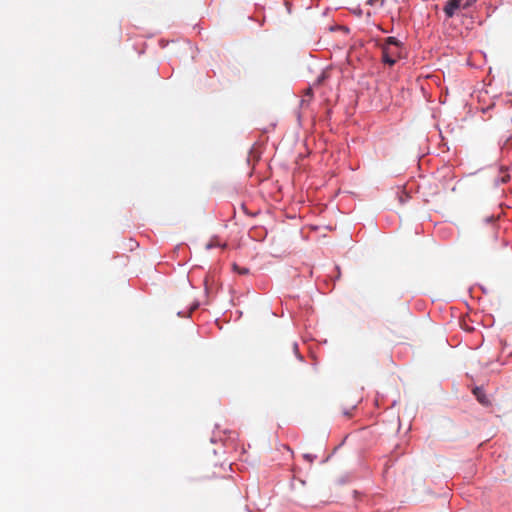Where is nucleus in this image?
I'll return each instance as SVG.
<instances>
[{
    "instance_id": "obj_1",
    "label": "nucleus",
    "mask_w": 512,
    "mask_h": 512,
    "mask_svg": "<svg viewBox=\"0 0 512 512\" xmlns=\"http://www.w3.org/2000/svg\"><path fill=\"white\" fill-rule=\"evenodd\" d=\"M382 50V61L385 64L393 66L402 58V43L396 37H387L382 44H379Z\"/></svg>"
},
{
    "instance_id": "obj_7",
    "label": "nucleus",
    "mask_w": 512,
    "mask_h": 512,
    "mask_svg": "<svg viewBox=\"0 0 512 512\" xmlns=\"http://www.w3.org/2000/svg\"><path fill=\"white\" fill-rule=\"evenodd\" d=\"M304 457H305L307 460H309L310 462L313 460V459H312V456H310V455H308V454H306Z\"/></svg>"
},
{
    "instance_id": "obj_6",
    "label": "nucleus",
    "mask_w": 512,
    "mask_h": 512,
    "mask_svg": "<svg viewBox=\"0 0 512 512\" xmlns=\"http://www.w3.org/2000/svg\"><path fill=\"white\" fill-rule=\"evenodd\" d=\"M509 180V175H505L503 178H502V182H507Z\"/></svg>"
},
{
    "instance_id": "obj_5",
    "label": "nucleus",
    "mask_w": 512,
    "mask_h": 512,
    "mask_svg": "<svg viewBox=\"0 0 512 512\" xmlns=\"http://www.w3.org/2000/svg\"><path fill=\"white\" fill-rule=\"evenodd\" d=\"M378 2H380V3L382 4V3H383V0H368V3H369V4H371V5H372V4H376V3H378Z\"/></svg>"
},
{
    "instance_id": "obj_4",
    "label": "nucleus",
    "mask_w": 512,
    "mask_h": 512,
    "mask_svg": "<svg viewBox=\"0 0 512 512\" xmlns=\"http://www.w3.org/2000/svg\"><path fill=\"white\" fill-rule=\"evenodd\" d=\"M234 269L237 270L240 274H247L249 271L247 268L239 269L236 265H234Z\"/></svg>"
},
{
    "instance_id": "obj_3",
    "label": "nucleus",
    "mask_w": 512,
    "mask_h": 512,
    "mask_svg": "<svg viewBox=\"0 0 512 512\" xmlns=\"http://www.w3.org/2000/svg\"><path fill=\"white\" fill-rule=\"evenodd\" d=\"M472 392L480 404H482L483 406L490 405V400H489L488 396L485 394L482 387H475L472 390Z\"/></svg>"
},
{
    "instance_id": "obj_2",
    "label": "nucleus",
    "mask_w": 512,
    "mask_h": 512,
    "mask_svg": "<svg viewBox=\"0 0 512 512\" xmlns=\"http://www.w3.org/2000/svg\"><path fill=\"white\" fill-rule=\"evenodd\" d=\"M461 7V0H448L443 8L448 18H452Z\"/></svg>"
},
{
    "instance_id": "obj_8",
    "label": "nucleus",
    "mask_w": 512,
    "mask_h": 512,
    "mask_svg": "<svg viewBox=\"0 0 512 512\" xmlns=\"http://www.w3.org/2000/svg\"><path fill=\"white\" fill-rule=\"evenodd\" d=\"M344 414H345L346 416H350V413H349V412H344Z\"/></svg>"
}]
</instances>
